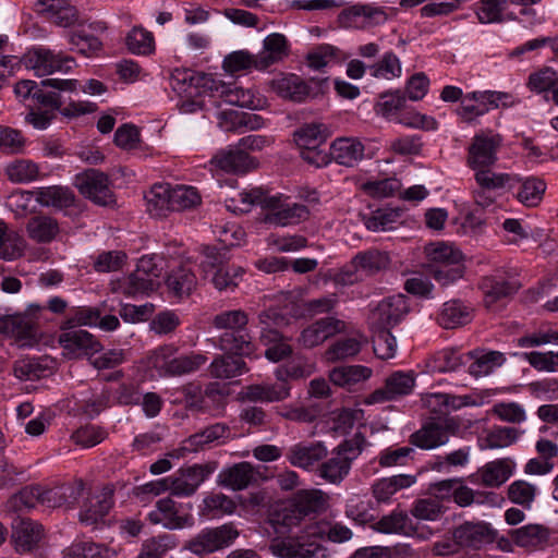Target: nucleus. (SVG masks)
<instances>
[{"mask_svg":"<svg viewBox=\"0 0 558 558\" xmlns=\"http://www.w3.org/2000/svg\"><path fill=\"white\" fill-rule=\"evenodd\" d=\"M228 427L225 424L216 423L205 429L191 435L183 440L182 446L171 456L175 458H184L186 453L198 452L205 450L215 441L228 436Z\"/></svg>","mask_w":558,"mask_h":558,"instance_id":"obj_21","label":"nucleus"},{"mask_svg":"<svg viewBox=\"0 0 558 558\" xmlns=\"http://www.w3.org/2000/svg\"><path fill=\"white\" fill-rule=\"evenodd\" d=\"M33 99H35L39 105L49 108V111L54 112L56 110H59L62 116L70 118L94 112L97 108L95 104L84 101H70L65 105V100L59 93H45L39 87L34 92Z\"/></svg>","mask_w":558,"mask_h":558,"instance_id":"obj_19","label":"nucleus"},{"mask_svg":"<svg viewBox=\"0 0 558 558\" xmlns=\"http://www.w3.org/2000/svg\"><path fill=\"white\" fill-rule=\"evenodd\" d=\"M438 324L446 329H453L471 322V310L460 301L446 302L438 314Z\"/></svg>","mask_w":558,"mask_h":558,"instance_id":"obj_37","label":"nucleus"},{"mask_svg":"<svg viewBox=\"0 0 558 558\" xmlns=\"http://www.w3.org/2000/svg\"><path fill=\"white\" fill-rule=\"evenodd\" d=\"M328 453L322 441H300L291 446L287 452V460L296 468L310 469Z\"/></svg>","mask_w":558,"mask_h":558,"instance_id":"obj_23","label":"nucleus"},{"mask_svg":"<svg viewBox=\"0 0 558 558\" xmlns=\"http://www.w3.org/2000/svg\"><path fill=\"white\" fill-rule=\"evenodd\" d=\"M429 265L445 264V266L464 263L462 252L454 245L445 242L429 243L425 246Z\"/></svg>","mask_w":558,"mask_h":558,"instance_id":"obj_42","label":"nucleus"},{"mask_svg":"<svg viewBox=\"0 0 558 558\" xmlns=\"http://www.w3.org/2000/svg\"><path fill=\"white\" fill-rule=\"evenodd\" d=\"M415 377L410 372H395L385 380V386L376 389L366 398L367 404L392 401L412 392Z\"/></svg>","mask_w":558,"mask_h":558,"instance_id":"obj_15","label":"nucleus"},{"mask_svg":"<svg viewBox=\"0 0 558 558\" xmlns=\"http://www.w3.org/2000/svg\"><path fill=\"white\" fill-rule=\"evenodd\" d=\"M513 197L526 208H535L543 202L547 184L537 177H519L515 181Z\"/></svg>","mask_w":558,"mask_h":558,"instance_id":"obj_27","label":"nucleus"},{"mask_svg":"<svg viewBox=\"0 0 558 558\" xmlns=\"http://www.w3.org/2000/svg\"><path fill=\"white\" fill-rule=\"evenodd\" d=\"M208 371L209 375L214 378L230 379L246 373L248 368L240 357L218 355L210 363Z\"/></svg>","mask_w":558,"mask_h":558,"instance_id":"obj_41","label":"nucleus"},{"mask_svg":"<svg viewBox=\"0 0 558 558\" xmlns=\"http://www.w3.org/2000/svg\"><path fill=\"white\" fill-rule=\"evenodd\" d=\"M558 83V72L550 66H543L529 75L526 86L531 92L541 94L551 90Z\"/></svg>","mask_w":558,"mask_h":558,"instance_id":"obj_60","label":"nucleus"},{"mask_svg":"<svg viewBox=\"0 0 558 558\" xmlns=\"http://www.w3.org/2000/svg\"><path fill=\"white\" fill-rule=\"evenodd\" d=\"M550 531L542 524H527L514 530L511 534L512 541L520 547L538 548L549 541Z\"/></svg>","mask_w":558,"mask_h":558,"instance_id":"obj_35","label":"nucleus"},{"mask_svg":"<svg viewBox=\"0 0 558 558\" xmlns=\"http://www.w3.org/2000/svg\"><path fill=\"white\" fill-rule=\"evenodd\" d=\"M347 331V323L336 317H323L302 329L298 342L305 349L323 344L329 338Z\"/></svg>","mask_w":558,"mask_h":558,"instance_id":"obj_12","label":"nucleus"},{"mask_svg":"<svg viewBox=\"0 0 558 558\" xmlns=\"http://www.w3.org/2000/svg\"><path fill=\"white\" fill-rule=\"evenodd\" d=\"M415 477L400 474L379 480L373 487L374 496L379 501H387L397 492L414 484Z\"/></svg>","mask_w":558,"mask_h":558,"instance_id":"obj_54","label":"nucleus"},{"mask_svg":"<svg viewBox=\"0 0 558 558\" xmlns=\"http://www.w3.org/2000/svg\"><path fill=\"white\" fill-rule=\"evenodd\" d=\"M290 46L287 37L272 33L263 40V50L257 56V70H266L288 57Z\"/></svg>","mask_w":558,"mask_h":558,"instance_id":"obj_26","label":"nucleus"},{"mask_svg":"<svg viewBox=\"0 0 558 558\" xmlns=\"http://www.w3.org/2000/svg\"><path fill=\"white\" fill-rule=\"evenodd\" d=\"M239 536V532L230 524H223L215 529L203 530L189 545L196 555L210 554L230 546Z\"/></svg>","mask_w":558,"mask_h":558,"instance_id":"obj_10","label":"nucleus"},{"mask_svg":"<svg viewBox=\"0 0 558 558\" xmlns=\"http://www.w3.org/2000/svg\"><path fill=\"white\" fill-rule=\"evenodd\" d=\"M178 546L175 537L171 534H159L145 539L137 558H163V556Z\"/></svg>","mask_w":558,"mask_h":558,"instance_id":"obj_53","label":"nucleus"},{"mask_svg":"<svg viewBox=\"0 0 558 558\" xmlns=\"http://www.w3.org/2000/svg\"><path fill=\"white\" fill-rule=\"evenodd\" d=\"M502 138L499 134L478 133L468 148L466 165L471 170L493 167L497 160V153L501 146Z\"/></svg>","mask_w":558,"mask_h":558,"instance_id":"obj_6","label":"nucleus"},{"mask_svg":"<svg viewBox=\"0 0 558 558\" xmlns=\"http://www.w3.org/2000/svg\"><path fill=\"white\" fill-rule=\"evenodd\" d=\"M266 197L267 195L260 189L242 191L226 199V207L233 214H246L254 205H260L264 208Z\"/></svg>","mask_w":558,"mask_h":558,"instance_id":"obj_48","label":"nucleus"},{"mask_svg":"<svg viewBox=\"0 0 558 558\" xmlns=\"http://www.w3.org/2000/svg\"><path fill=\"white\" fill-rule=\"evenodd\" d=\"M513 463L509 459H500L486 463L478 470L482 485L486 487H498L504 484L513 473Z\"/></svg>","mask_w":558,"mask_h":558,"instance_id":"obj_36","label":"nucleus"},{"mask_svg":"<svg viewBox=\"0 0 558 558\" xmlns=\"http://www.w3.org/2000/svg\"><path fill=\"white\" fill-rule=\"evenodd\" d=\"M390 263L387 253L378 250H368L357 253L351 260V270H343L339 275V280L343 283H353L359 280V274L372 276L383 269H386Z\"/></svg>","mask_w":558,"mask_h":558,"instance_id":"obj_9","label":"nucleus"},{"mask_svg":"<svg viewBox=\"0 0 558 558\" xmlns=\"http://www.w3.org/2000/svg\"><path fill=\"white\" fill-rule=\"evenodd\" d=\"M271 553L280 558H326L327 550L315 539L289 538L270 545Z\"/></svg>","mask_w":558,"mask_h":558,"instance_id":"obj_17","label":"nucleus"},{"mask_svg":"<svg viewBox=\"0 0 558 558\" xmlns=\"http://www.w3.org/2000/svg\"><path fill=\"white\" fill-rule=\"evenodd\" d=\"M213 326L226 331L220 336V348L235 355L251 356L255 351L252 337L246 329L248 315L243 310H230L214 316Z\"/></svg>","mask_w":558,"mask_h":558,"instance_id":"obj_3","label":"nucleus"},{"mask_svg":"<svg viewBox=\"0 0 558 558\" xmlns=\"http://www.w3.org/2000/svg\"><path fill=\"white\" fill-rule=\"evenodd\" d=\"M148 519L153 524H161L168 530H180L194 523L193 515L182 511V508L169 497L156 502V509L149 512Z\"/></svg>","mask_w":558,"mask_h":558,"instance_id":"obj_14","label":"nucleus"},{"mask_svg":"<svg viewBox=\"0 0 558 558\" xmlns=\"http://www.w3.org/2000/svg\"><path fill=\"white\" fill-rule=\"evenodd\" d=\"M244 270L240 266L227 265L220 266L216 269L213 283L218 290H233L242 281Z\"/></svg>","mask_w":558,"mask_h":558,"instance_id":"obj_62","label":"nucleus"},{"mask_svg":"<svg viewBox=\"0 0 558 558\" xmlns=\"http://www.w3.org/2000/svg\"><path fill=\"white\" fill-rule=\"evenodd\" d=\"M350 469L351 466L341 456L333 454L319 466L318 474L329 483L339 484L349 474Z\"/></svg>","mask_w":558,"mask_h":558,"instance_id":"obj_58","label":"nucleus"},{"mask_svg":"<svg viewBox=\"0 0 558 558\" xmlns=\"http://www.w3.org/2000/svg\"><path fill=\"white\" fill-rule=\"evenodd\" d=\"M482 288L485 292V304L490 306L496 301L514 294L520 289L518 280H497L487 277L483 280Z\"/></svg>","mask_w":558,"mask_h":558,"instance_id":"obj_49","label":"nucleus"},{"mask_svg":"<svg viewBox=\"0 0 558 558\" xmlns=\"http://www.w3.org/2000/svg\"><path fill=\"white\" fill-rule=\"evenodd\" d=\"M445 512V507L437 498L428 497L414 501L411 508V514L425 521H436Z\"/></svg>","mask_w":558,"mask_h":558,"instance_id":"obj_61","label":"nucleus"},{"mask_svg":"<svg viewBox=\"0 0 558 558\" xmlns=\"http://www.w3.org/2000/svg\"><path fill=\"white\" fill-rule=\"evenodd\" d=\"M31 239L38 243L52 241L59 232V226L56 219L48 216H35L31 218L26 226Z\"/></svg>","mask_w":558,"mask_h":558,"instance_id":"obj_47","label":"nucleus"},{"mask_svg":"<svg viewBox=\"0 0 558 558\" xmlns=\"http://www.w3.org/2000/svg\"><path fill=\"white\" fill-rule=\"evenodd\" d=\"M290 386L284 381L250 385L240 392L241 399L252 402H279L290 396Z\"/></svg>","mask_w":558,"mask_h":558,"instance_id":"obj_28","label":"nucleus"},{"mask_svg":"<svg viewBox=\"0 0 558 558\" xmlns=\"http://www.w3.org/2000/svg\"><path fill=\"white\" fill-rule=\"evenodd\" d=\"M349 56L332 45H320L307 54V63L314 70H322L331 64L342 63Z\"/></svg>","mask_w":558,"mask_h":558,"instance_id":"obj_45","label":"nucleus"},{"mask_svg":"<svg viewBox=\"0 0 558 558\" xmlns=\"http://www.w3.org/2000/svg\"><path fill=\"white\" fill-rule=\"evenodd\" d=\"M64 555L68 558H111L114 551L104 544L80 541L66 547Z\"/></svg>","mask_w":558,"mask_h":558,"instance_id":"obj_50","label":"nucleus"},{"mask_svg":"<svg viewBox=\"0 0 558 558\" xmlns=\"http://www.w3.org/2000/svg\"><path fill=\"white\" fill-rule=\"evenodd\" d=\"M373 529L384 534H402L407 536L416 534V527L411 518L405 511L400 509H395L381 517L373 524Z\"/></svg>","mask_w":558,"mask_h":558,"instance_id":"obj_32","label":"nucleus"},{"mask_svg":"<svg viewBox=\"0 0 558 558\" xmlns=\"http://www.w3.org/2000/svg\"><path fill=\"white\" fill-rule=\"evenodd\" d=\"M172 211H181L201 204V195L193 186L171 185Z\"/></svg>","mask_w":558,"mask_h":558,"instance_id":"obj_59","label":"nucleus"},{"mask_svg":"<svg viewBox=\"0 0 558 558\" xmlns=\"http://www.w3.org/2000/svg\"><path fill=\"white\" fill-rule=\"evenodd\" d=\"M492 168L493 167H484L482 169L474 170V180L478 187L488 191L501 189L512 191L515 186L518 175L507 172H496Z\"/></svg>","mask_w":558,"mask_h":558,"instance_id":"obj_33","label":"nucleus"},{"mask_svg":"<svg viewBox=\"0 0 558 558\" xmlns=\"http://www.w3.org/2000/svg\"><path fill=\"white\" fill-rule=\"evenodd\" d=\"M169 291L178 298H186L197 287V279L195 274L186 265H182L173 269L166 280Z\"/></svg>","mask_w":558,"mask_h":558,"instance_id":"obj_34","label":"nucleus"},{"mask_svg":"<svg viewBox=\"0 0 558 558\" xmlns=\"http://www.w3.org/2000/svg\"><path fill=\"white\" fill-rule=\"evenodd\" d=\"M44 537L40 523L28 518L17 517L12 523V539L17 551L27 553L34 549Z\"/></svg>","mask_w":558,"mask_h":558,"instance_id":"obj_22","label":"nucleus"},{"mask_svg":"<svg viewBox=\"0 0 558 558\" xmlns=\"http://www.w3.org/2000/svg\"><path fill=\"white\" fill-rule=\"evenodd\" d=\"M496 532L485 522H465L453 532L454 542L464 548L480 549L495 541Z\"/></svg>","mask_w":558,"mask_h":558,"instance_id":"obj_18","label":"nucleus"},{"mask_svg":"<svg viewBox=\"0 0 558 558\" xmlns=\"http://www.w3.org/2000/svg\"><path fill=\"white\" fill-rule=\"evenodd\" d=\"M75 186L81 194L97 205L107 206L114 202L108 177L96 169L77 174Z\"/></svg>","mask_w":558,"mask_h":558,"instance_id":"obj_8","label":"nucleus"},{"mask_svg":"<svg viewBox=\"0 0 558 558\" xmlns=\"http://www.w3.org/2000/svg\"><path fill=\"white\" fill-rule=\"evenodd\" d=\"M328 500V495L320 489H300L276 511L274 522L287 527L296 526L305 519L323 513Z\"/></svg>","mask_w":558,"mask_h":558,"instance_id":"obj_2","label":"nucleus"},{"mask_svg":"<svg viewBox=\"0 0 558 558\" xmlns=\"http://www.w3.org/2000/svg\"><path fill=\"white\" fill-rule=\"evenodd\" d=\"M328 128L323 123H307L294 132V141L299 149L316 148L329 137Z\"/></svg>","mask_w":558,"mask_h":558,"instance_id":"obj_44","label":"nucleus"},{"mask_svg":"<svg viewBox=\"0 0 558 558\" xmlns=\"http://www.w3.org/2000/svg\"><path fill=\"white\" fill-rule=\"evenodd\" d=\"M388 15L383 7L374 3H355L343 9L337 17L340 27L347 29H369L384 24Z\"/></svg>","mask_w":558,"mask_h":558,"instance_id":"obj_4","label":"nucleus"},{"mask_svg":"<svg viewBox=\"0 0 558 558\" xmlns=\"http://www.w3.org/2000/svg\"><path fill=\"white\" fill-rule=\"evenodd\" d=\"M520 436V430L514 427H495L484 439L483 448L499 449L514 444Z\"/></svg>","mask_w":558,"mask_h":558,"instance_id":"obj_63","label":"nucleus"},{"mask_svg":"<svg viewBox=\"0 0 558 558\" xmlns=\"http://www.w3.org/2000/svg\"><path fill=\"white\" fill-rule=\"evenodd\" d=\"M270 89L279 97L302 102L310 97L307 84L295 74H279L269 82Z\"/></svg>","mask_w":558,"mask_h":558,"instance_id":"obj_25","label":"nucleus"},{"mask_svg":"<svg viewBox=\"0 0 558 558\" xmlns=\"http://www.w3.org/2000/svg\"><path fill=\"white\" fill-rule=\"evenodd\" d=\"M22 63L37 76H46L54 72L68 73L74 66L75 60L62 52L39 47L27 51L22 58Z\"/></svg>","mask_w":558,"mask_h":558,"instance_id":"obj_5","label":"nucleus"},{"mask_svg":"<svg viewBox=\"0 0 558 558\" xmlns=\"http://www.w3.org/2000/svg\"><path fill=\"white\" fill-rule=\"evenodd\" d=\"M216 470L215 463L193 464L180 468L170 475L172 495L177 497H189L196 493L205 480Z\"/></svg>","mask_w":558,"mask_h":558,"instance_id":"obj_7","label":"nucleus"},{"mask_svg":"<svg viewBox=\"0 0 558 558\" xmlns=\"http://www.w3.org/2000/svg\"><path fill=\"white\" fill-rule=\"evenodd\" d=\"M264 208L269 210L265 216V221L280 227L305 220L310 214L305 205L284 203L280 197L268 195L266 201H264Z\"/></svg>","mask_w":558,"mask_h":558,"instance_id":"obj_13","label":"nucleus"},{"mask_svg":"<svg viewBox=\"0 0 558 558\" xmlns=\"http://www.w3.org/2000/svg\"><path fill=\"white\" fill-rule=\"evenodd\" d=\"M218 125L227 132L236 131L241 126L258 130L265 125V120L256 113H240L238 111H221L218 114Z\"/></svg>","mask_w":558,"mask_h":558,"instance_id":"obj_38","label":"nucleus"},{"mask_svg":"<svg viewBox=\"0 0 558 558\" xmlns=\"http://www.w3.org/2000/svg\"><path fill=\"white\" fill-rule=\"evenodd\" d=\"M146 360L147 365L160 377H182L198 372L208 359L195 351L180 353L179 348L170 343L151 350Z\"/></svg>","mask_w":558,"mask_h":558,"instance_id":"obj_1","label":"nucleus"},{"mask_svg":"<svg viewBox=\"0 0 558 558\" xmlns=\"http://www.w3.org/2000/svg\"><path fill=\"white\" fill-rule=\"evenodd\" d=\"M37 504H40V487L26 486L8 500L7 508L11 511H23L35 508Z\"/></svg>","mask_w":558,"mask_h":558,"instance_id":"obj_64","label":"nucleus"},{"mask_svg":"<svg viewBox=\"0 0 558 558\" xmlns=\"http://www.w3.org/2000/svg\"><path fill=\"white\" fill-rule=\"evenodd\" d=\"M59 342L64 354L71 359L88 356L92 357L101 349L100 342L84 329H69L59 337Z\"/></svg>","mask_w":558,"mask_h":558,"instance_id":"obj_16","label":"nucleus"},{"mask_svg":"<svg viewBox=\"0 0 558 558\" xmlns=\"http://www.w3.org/2000/svg\"><path fill=\"white\" fill-rule=\"evenodd\" d=\"M145 198L147 209L154 217H166L172 211L171 185L168 183L155 184Z\"/></svg>","mask_w":558,"mask_h":558,"instance_id":"obj_39","label":"nucleus"},{"mask_svg":"<svg viewBox=\"0 0 558 558\" xmlns=\"http://www.w3.org/2000/svg\"><path fill=\"white\" fill-rule=\"evenodd\" d=\"M112 489H105L89 501V506L80 512V521L86 525L96 524L101 520L112 507Z\"/></svg>","mask_w":558,"mask_h":558,"instance_id":"obj_46","label":"nucleus"},{"mask_svg":"<svg viewBox=\"0 0 558 558\" xmlns=\"http://www.w3.org/2000/svg\"><path fill=\"white\" fill-rule=\"evenodd\" d=\"M257 473L248 462H240L223 469L218 475L220 485L233 490H242L256 481Z\"/></svg>","mask_w":558,"mask_h":558,"instance_id":"obj_31","label":"nucleus"},{"mask_svg":"<svg viewBox=\"0 0 558 558\" xmlns=\"http://www.w3.org/2000/svg\"><path fill=\"white\" fill-rule=\"evenodd\" d=\"M362 349V336H353L333 342L324 353L328 363L355 356Z\"/></svg>","mask_w":558,"mask_h":558,"instance_id":"obj_51","label":"nucleus"},{"mask_svg":"<svg viewBox=\"0 0 558 558\" xmlns=\"http://www.w3.org/2000/svg\"><path fill=\"white\" fill-rule=\"evenodd\" d=\"M508 0H480L475 4V15L481 24H499L505 22Z\"/></svg>","mask_w":558,"mask_h":558,"instance_id":"obj_57","label":"nucleus"},{"mask_svg":"<svg viewBox=\"0 0 558 558\" xmlns=\"http://www.w3.org/2000/svg\"><path fill=\"white\" fill-rule=\"evenodd\" d=\"M372 376V369L363 365H342L335 367L329 373V379L339 387L352 386L367 380Z\"/></svg>","mask_w":558,"mask_h":558,"instance_id":"obj_40","label":"nucleus"},{"mask_svg":"<svg viewBox=\"0 0 558 558\" xmlns=\"http://www.w3.org/2000/svg\"><path fill=\"white\" fill-rule=\"evenodd\" d=\"M409 305L407 298L397 294L383 300L372 314L381 328H389L397 325L408 313Z\"/></svg>","mask_w":558,"mask_h":558,"instance_id":"obj_24","label":"nucleus"},{"mask_svg":"<svg viewBox=\"0 0 558 558\" xmlns=\"http://www.w3.org/2000/svg\"><path fill=\"white\" fill-rule=\"evenodd\" d=\"M462 364V357L453 349H444L426 361V371L429 374L453 372Z\"/></svg>","mask_w":558,"mask_h":558,"instance_id":"obj_56","label":"nucleus"},{"mask_svg":"<svg viewBox=\"0 0 558 558\" xmlns=\"http://www.w3.org/2000/svg\"><path fill=\"white\" fill-rule=\"evenodd\" d=\"M36 202L46 207L58 209L70 207L74 204V194L68 187L47 186L35 192Z\"/></svg>","mask_w":558,"mask_h":558,"instance_id":"obj_43","label":"nucleus"},{"mask_svg":"<svg viewBox=\"0 0 558 558\" xmlns=\"http://www.w3.org/2000/svg\"><path fill=\"white\" fill-rule=\"evenodd\" d=\"M454 433V423L449 418H433L411 436V442L422 449H434L446 445Z\"/></svg>","mask_w":558,"mask_h":558,"instance_id":"obj_11","label":"nucleus"},{"mask_svg":"<svg viewBox=\"0 0 558 558\" xmlns=\"http://www.w3.org/2000/svg\"><path fill=\"white\" fill-rule=\"evenodd\" d=\"M368 70L375 78L393 80L401 76L402 64L395 52L387 51L377 62L369 65Z\"/></svg>","mask_w":558,"mask_h":558,"instance_id":"obj_55","label":"nucleus"},{"mask_svg":"<svg viewBox=\"0 0 558 558\" xmlns=\"http://www.w3.org/2000/svg\"><path fill=\"white\" fill-rule=\"evenodd\" d=\"M364 145L357 138L340 137L330 145L331 160L345 167H353L364 157Z\"/></svg>","mask_w":558,"mask_h":558,"instance_id":"obj_30","label":"nucleus"},{"mask_svg":"<svg viewBox=\"0 0 558 558\" xmlns=\"http://www.w3.org/2000/svg\"><path fill=\"white\" fill-rule=\"evenodd\" d=\"M225 100L233 106L260 110L267 106V99L253 89L242 87L229 88Z\"/></svg>","mask_w":558,"mask_h":558,"instance_id":"obj_52","label":"nucleus"},{"mask_svg":"<svg viewBox=\"0 0 558 558\" xmlns=\"http://www.w3.org/2000/svg\"><path fill=\"white\" fill-rule=\"evenodd\" d=\"M36 11L60 27L73 26L80 20L77 9L70 0H37Z\"/></svg>","mask_w":558,"mask_h":558,"instance_id":"obj_20","label":"nucleus"},{"mask_svg":"<svg viewBox=\"0 0 558 558\" xmlns=\"http://www.w3.org/2000/svg\"><path fill=\"white\" fill-rule=\"evenodd\" d=\"M211 163L230 173H245L256 167L255 160L244 150L230 148L217 153Z\"/></svg>","mask_w":558,"mask_h":558,"instance_id":"obj_29","label":"nucleus"}]
</instances>
